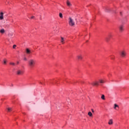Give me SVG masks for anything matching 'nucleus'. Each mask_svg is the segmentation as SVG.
<instances>
[{
    "label": "nucleus",
    "mask_w": 129,
    "mask_h": 129,
    "mask_svg": "<svg viewBox=\"0 0 129 129\" xmlns=\"http://www.w3.org/2000/svg\"><path fill=\"white\" fill-rule=\"evenodd\" d=\"M28 64L31 68H33L35 66V64H36V60L31 59L29 60Z\"/></svg>",
    "instance_id": "1"
},
{
    "label": "nucleus",
    "mask_w": 129,
    "mask_h": 129,
    "mask_svg": "<svg viewBox=\"0 0 129 129\" xmlns=\"http://www.w3.org/2000/svg\"><path fill=\"white\" fill-rule=\"evenodd\" d=\"M69 24L71 27L75 26V22H74V20H73L71 17L69 18Z\"/></svg>",
    "instance_id": "2"
},
{
    "label": "nucleus",
    "mask_w": 129,
    "mask_h": 129,
    "mask_svg": "<svg viewBox=\"0 0 129 129\" xmlns=\"http://www.w3.org/2000/svg\"><path fill=\"white\" fill-rule=\"evenodd\" d=\"M120 56L122 58H124L126 56V52L124 50H122L120 52Z\"/></svg>",
    "instance_id": "3"
},
{
    "label": "nucleus",
    "mask_w": 129,
    "mask_h": 129,
    "mask_svg": "<svg viewBox=\"0 0 129 129\" xmlns=\"http://www.w3.org/2000/svg\"><path fill=\"white\" fill-rule=\"evenodd\" d=\"M16 74L18 76L23 75L24 74V72H23V71L21 70H18L16 72Z\"/></svg>",
    "instance_id": "4"
},
{
    "label": "nucleus",
    "mask_w": 129,
    "mask_h": 129,
    "mask_svg": "<svg viewBox=\"0 0 129 129\" xmlns=\"http://www.w3.org/2000/svg\"><path fill=\"white\" fill-rule=\"evenodd\" d=\"M112 35L111 34H109L108 36V37L106 38L105 40L106 41V42H108L110 38H112Z\"/></svg>",
    "instance_id": "5"
},
{
    "label": "nucleus",
    "mask_w": 129,
    "mask_h": 129,
    "mask_svg": "<svg viewBox=\"0 0 129 129\" xmlns=\"http://www.w3.org/2000/svg\"><path fill=\"white\" fill-rule=\"evenodd\" d=\"M99 85V84H98V82H94L92 83V85H93V86H98Z\"/></svg>",
    "instance_id": "6"
},
{
    "label": "nucleus",
    "mask_w": 129,
    "mask_h": 129,
    "mask_svg": "<svg viewBox=\"0 0 129 129\" xmlns=\"http://www.w3.org/2000/svg\"><path fill=\"white\" fill-rule=\"evenodd\" d=\"M60 42H61V43H62V44H65V39L63 37H60Z\"/></svg>",
    "instance_id": "7"
},
{
    "label": "nucleus",
    "mask_w": 129,
    "mask_h": 129,
    "mask_svg": "<svg viewBox=\"0 0 129 129\" xmlns=\"http://www.w3.org/2000/svg\"><path fill=\"white\" fill-rule=\"evenodd\" d=\"M108 123V124H109V125H111V124H113V120H112V119L109 120Z\"/></svg>",
    "instance_id": "8"
},
{
    "label": "nucleus",
    "mask_w": 129,
    "mask_h": 129,
    "mask_svg": "<svg viewBox=\"0 0 129 129\" xmlns=\"http://www.w3.org/2000/svg\"><path fill=\"white\" fill-rule=\"evenodd\" d=\"M0 20H4V13L1 12L0 13Z\"/></svg>",
    "instance_id": "9"
},
{
    "label": "nucleus",
    "mask_w": 129,
    "mask_h": 129,
    "mask_svg": "<svg viewBox=\"0 0 129 129\" xmlns=\"http://www.w3.org/2000/svg\"><path fill=\"white\" fill-rule=\"evenodd\" d=\"M67 5L68 7H71V6H72V4H71V3H70V2H69V1H67Z\"/></svg>",
    "instance_id": "10"
},
{
    "label": "nucleus",
    "mask_w": 129,
    "mask_h": 129,
    "mask_svg": "<svg viewBox=\"0 0 129 129\" xmlns=\"http://www.w3.org/2000/svg\"><path fill=\"white\" fill-rule=\"evenodd\" d=\"M77 58L79 60H82L83 57L82 55H79L77 56Z\"/></svg>",
    "instance_id": "11"
},
{
    "label": "nucleus",
    "mask_w": 129,
    "mask_h": 129,
    "mask_svg": "<svg viewBox=\"0 0 129 129\" xmlns=\"http://www.w3.org/2000/svg\"><path fill=\"white\" fill-rule=\"evenodd\" d=\"M119 30L120 32H122V31H123V26L120 25L119 27Z\"/></svg>",
    "instance_id": "12"
},
{
    "label": "nucleus",
    "mask_w": 129,
    "mask_h": 129,
    "mask_svg": "<svg viewBox=\"0 0 129 129\" xmlns=\"http://www.w3.org/2000/svg\"><path fill=\"white\" fill-rule=\"evenodd\" d=\"M26 53L27 54H30L31 53V50L29 49V48L26 49Z\"/></svg>",
    "instance_id": "13"
},
{
    "label": "nucleus",
    "mask_w": 129,
    "mask_h": 129,
    "mask_svg": "<svg viewBox=\"0 0 129 129\" xmlns=\"http://www.w3.org/2000/svg\"><path fill=\"white\" fill-rule=\"evenodd\" d=\"M116 107H117L118 108L119 107V106H118V105L116 104H114V109H116Z\"/></svg>",
    "instance_id": "14"
},
{
    "label": "nucleus",
    "mask_w": 129,
    "mask_h": 129,
    "mask_svg": "<svg viewBox=\"0 0 129 129\" xmlns=\"http://www.w3.org/2000/svg\"><path fill=\"white\" fill-rule=\"evenodd\" d=\"M0 33H1V34H4V33H5V29H2L0 30Z\"/></svg>",
    "instance_id": "15"
},
{
    "label": "nucleus",
    "mask_w": 129,
    "mask_h": 129,
    "mask_svg": "<svg viewBox=\"0 0 129 129\" xmlns=\"http://www.w3.org/2000/svg\"><path fill=\"white\" fill-rule=\"evenodd\" d=\"M101 99H103V100H105V96H104V95H102Z\"/></svg>",
    "instance_id": "16"
},
{
    "label": "nucleus",
    "mask_w": 129,
    "mask_h": 129,
    "mask_svg": "<svg viewBox=\"0 0 129 129\" xmlns=\"http://www.w3.org/2000/svg\"><path fill=\"white\" fill-rule=\"evenodd\" d=\"M88 115L89 116L91 117V116H92V113H91V112L90 111V112H88Z\"/></svg>",
    "instance_id": "17"
},
{
    "label": "nucleus",
    "mask_w": 129,
    "mask_h": 129,
    "mask_svg": "<svg viewBox=\"0 0 129 129\" xmlns=\"http://www.w3.org/2000/svg\"><path fill=\"white\" fill-rule=\"evenodd\" d=\"M10 65H12L13 66H15L16 63L15 62H10Z\"/></svg>",
    "instance_id": "18"
},
{
    "label": "nucleus",
    "mask_w": 129,
    "mask_h": 129,
    "mask_svg": "<svg viewBox=\"0 0 129 129\" xmlns=\"http://www.w3.org/2000/svg\"><path fill=\"white\" fill-rule=\"evenodd\" d=\"M100 83H104V81L103 80H99Z\"/></svg>",
    "instance_id": "19"
},
{
    "label": "nucleus",
    "mask_w": 129,
    "mask_h": 129,
    "mask_svg": "<svg viewBox=\"0 0 129 129\" xmlns=\"http://www.w3.org/2000/svg\"><path fill=\"white\" fill-rule=\"evenodd\" d=\"M59 16L60 18H63V15L62 14V13H59Z\"/></svg>",
    "instance_id": "20"
},
{
    "label": "nucleus",
    "mask_w": 129,
    "mask_h": 129,
    "mask_svg": "<svg viewBox=\"0 0 129 129\" xmlns=\"http://www.w3.org/2000/svg\"><path fill=\"white\" fill-rule=\"evenodd\" d=\"M3 61H4V64L6 65V64H7V59H4Z\"/></svg>",
    "instance_id": "21"
},
{
    "label": "nucleus",
    "mask_w": 129,
    "mask_h": 129,
    "mask_svg": "<svg viewBox=\"0 0 129 129\" xmlns=\"http://www.w3.org/2000/svg\"><path fill=\"white\" fill-rule=\"evenodd\" d=\"M9 37H13V33H10L9 34Z\"/></svg>",
    "instance_id": "22"
},
{
    "label": "nucleus",
    "mask_w": 129,
    "mask_h": 129,
    "mask_svg": "<svg viewBox=\"0 0 129 129\" xmlns=\"http://www.w3.org/2000/svg\"><path fill=\"white\" fill-rule=\"evenodd\" d=\"M24 61H27V60H28V59H27V57H24Z\"/></svg>",
    "instance_id": "23"
},
{
    "label": "nucleus",
    "mask_w": 129,
    "mask_h": 129,
    "mask_svg": "<svg viewBox=\"0 0 129 129\" xmlns=\"http://www.w3.org/2000/svg\"><path fill=\"white\" fill-rule=\"evenodd\" d=\"M16 47H17V45H14L13 47V49H16Z\"/></svg>",
    "instance_id": "24"
},
{
    "label": "nucleus",
    "mask_w": 129,
    "mask_h": 129,
    "mask_svg": "<svg viewBox=\"0 0 129 129\" xmlns=\"http://www.w3.org/2000/svg\"><path fill=\"white\" fill-rule=\"evenodd\" d=\"M8 111H11V110H12V108H8Z\"/></svg>",
    "instance_id": "25"
},
{
    "label": "nucleus",
    "mask_w": 129,
    "mask_h": 129,
    "mask_svg": "<svg viewBox=\"0 0 129 129\" xmlns=\"http://www.w3.org/2000/svg\"><path fill=\"white\" fill-rule=\"evenodd\" d=\"M91 110H92V112L94 113V110H93V109H92Z\"/></svg>",
    "instance_id": "26"
},
{
    "label": "nucleus",
    "mask_w": 129,
    "mask_h": 129,
    "mask_svg": "<svg viewBox=\"0 0 129 129\" xmlns=\"http://www.w3.org/2000/svg\"><path fill=\"white\" fill-rule=\"evenodd\" d=\"M111 59H112V60H113V59H114V57H113V56H112V57H111Z\"/></svg>",
    "instance_id": "27"
},
{
    "label": "nucleus",
    "mask_w": 129,
    "mask_h": 129,
    "mask_svg": "<svg viewBox=\"0 0 129 129\" xmlns=\"http://www.w3.org/2000/svg\"><path fill=\"white\" fill-rule=\"evenodd\" d=\"M34 18H35V17L32 16V17H31V19H34Z\"/></svg>",
    "instance_id": "28"
},
{
    "label": "nucleus",
    "mask_w": 129,
    "mask_h": 129,
    "mask_svg": "<svg viewBox=\"0 0 129 129\" xmlns=\"http://www.w3.org/2000/svg\"><path fill=\"white\" fill-rule=\"evenodd\" d=\"M40 84H43L42 82H40Z\"/></svg>",
    "instance_id": "29"
},
{
    "label": "nucleus",
    "mask_w": 129,
    "mask_h": 129,
    "mask_svg": "<svg viewBox=\"0 0 129 129\" xmlns=\"http://www.w3.org/2000/svg\"><path fill=\"white\" fill-rule=\"evenodd\" d=\"M13 84H11V86H13Z\"/></svg>",
    "instance_id": "30"
},
{
    "label": "nucleus",
    "mask_w": 129,
    "mask_h": 129,
    "mask_svg": "<svg viewBox=\"0 0 129 129\" xmlns=\"http://www.w3.org/2000/svg\"><path fill=\"white\" fill-rule=\"evenodd\" d=\"M120 15H121V12H120Z\"/></svg>",
    "instance_id": "31"
},
{
    "label": "nucleus",
    "mask_w": 129,
    "mask_h": 129,
    "mask_svg": "<svg viewBox=\"0 0 129 129\" xmlns=\"http://www.w3.org/2000/svg\"><path fill=\"white\" fill-rule=\"evenodd\" d=\"M17 63L19 64V62H18Z\"/></svg>",
    "instance_id": "32"
}]
</instances>
